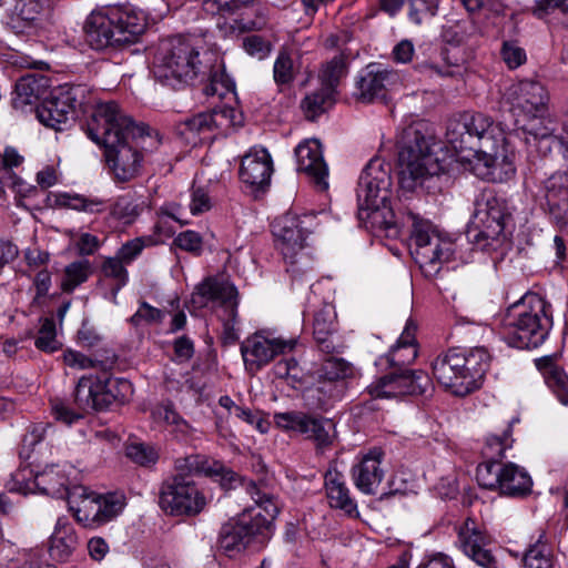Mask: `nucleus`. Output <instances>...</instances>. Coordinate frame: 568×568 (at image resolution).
<instances>
[{"instance_id": "nucleus-7", "label": "nucleus", "mask_w": 568, "mask_h": 568, "mask_svg": "<svg viewBox=\"0 0 568 568\" xmlns=\"http://www.w3.org/2000/svg\"><path fill=\"white\" fill-rule=\"evenodd\" d=\"M200 51L191 40L173 37L161 41L153 59L152 74L163 87L179 90L201 71Z\"/></svg>"}, {"instance_id": "nucleus-19", "label": "nucleus", "mask_w": 568, "mask_h": 568, "mask_svg": "<svg viewBox=\"0 0 568 568\" xmlns=\"http://www.w3.org/2000/svg\"><path fill=\"white\" fill-rule=\"evenodd\" d=\"M297 344L296 338L270 337L264 332L255 333L241 344V354L246 369L256 373L275 356L291 352Z\"/></svg>"}, {"instance_id": "nucleus-40", "label": "nucleus", "mask_w": 568, "mask_h": 568, "mask_svg": "<svg viewBox=\"0 0 568 568\" xmlns=\"http://www.w3.org/2000/svg\"><path fill=\"white\" fill-rule=\"evenodd\" d=\"M91 274V264L88 260L72 262L64 268V275L61 281V290L71 293L84 283Z\"/></svg>"}, {"instance_id": "nucleus-6", "label": "nucleus", "mask_w": 568, "mask_h": 568, "mask_svg": "<svg viewBox=\"0 0 568 568\" xmlns=\"http://www.w3.org/2000/svg\"><path fill=\"white\" fill-rule=\"evenodd\" d=\"M551 327V305L540 295L528 293L507 308L504 339L515 348H536L546 341Z\"/></svg>"}, {"instance_id": "nucleus-32", "label": "nucleus", "mask_w": 568, "mask_h": 568, "mask_svg": "<svg viewBox=\"0 0 568 568\" xmlns=\"http://www.w3.org/2000/svg\"><path fill=\"white\" fill-rule=\"evenodd\" d=\"M457 546L477 565L485 568H497V560L483 535H459Z\"/></svg>"}, {"instance_id": "nucleus-27", "label": "nucleus", "mask_w": 568, "mask_h": 568, "mask_svg": "<svg viewBox=\"0 0 568 568\" xmlns=\"http://www.w3.org/2000/svg\"><path fill=\"white\" fill-rule=\"evenodd\" d=\"M337 331L336 312L333 305L324 304L315 314L313 321V335L321 352L333 354L338 345L334 343Z\"/></svg>"}, {"instance_id": "nucleus-14", "label": "nucleus", "mask_w": 568, "mask_h": 568, "mask_svg": "<svg viewBox=\"0 0 568 568\" xmlns=\"http://www.w3.org/2000/svg\"><path fill=\"white\" fill-rule=\"evenodd\" d=\"M476 478L481 487L508 497H524L532 487L528 471L514 463L486 460L477 466Z\"/></svg>"}, {"instance_id": "nucleus-13", "label": "nucleus", "mask_w": 568, "mask_h": 568, "mask_svg": "<svg viewBox=\"0 0 568 568\" xmlns=\"http://www.w3.org/2000/svg\"><path fill=\"white\" fill-rule=\"evenodd\" d=\"M132 385L124 378L82 376L74 392V402L83 410H102L114 402L124 403L132 395Z\"/></svg>"}, {"instance_id": "nucleus-31", "label": "nucleus", "mask_w": 568, "mask_h": 568, "mask_svg": "<svg viewBox=\"0 0 568 568\" xmlns=\"http://www.w3.org/2000/svg\"><path fill=\"white\" fill-rule=\"evenodd\" d=\"M47 0H19L14 7L12 28L23 32L40 26L47 10Z\"/></svg>"}, {"instance_id": "nucleus-26", "label": "nucleus", "mask_w": 568, "mask_h": 568, "mask_svg": "<svg viewBox=\"0 0 568 568\" xmlns=\"http://www.w3.org/2000/svg\"><path fill=\"white\" fill-rule=\"evenodd\" d=\"M537 369L540 372L545 384L558 400L568 405V374L560 365L556 355H548L535 361Z\"/></svg>"}, {"instance_id": "nucleus-51", "label": "nucleus", "mask_w": 568, "mask_h": 568, "mask_svg": "<svg viewBox=\"0 0 568 568\" xmlns=\"http://www.w3.org/2000/svg\"><path fill=\"white\" fill-rule=\"evenodd\" d=\"M273 75L276 84H288L295 78V67L291 54L281 51L274 62Z\"/></svg>"}, {"instance_id": "nucleus-36", "label": "nucleus", "mask_w": 568, "mask_h": 568, "mask_svg": "<svg viewBox=\"0 0 568 568\" xmlns=\"http://www.w3.org/2000/svg\"><path fill=\"white\" fill-rule=\"evenodd\" d=\"M315 418L302 412H285L274 414V422L277 427L305 435L312 438L314 433Z\"/></svg>"}, {"instance_id": "nucleus-33", "label": "nucleus", "mask_w": 568, "mask_h": 568, "mask_svg": "<svg viewBox=\"0 0 568 568\" xmlns=\"http://www.w3.org/2000/svg\"><path fill=\"white\" fill-rule=\"evenodd\" d=\"M464 373L466 376V383H468L470 392L479 388L484 376L489 367L490 356L486 348L475 347L467 354H463Z\"/></svg>"}, {"instance_id": "nucleus-61", "label": "nucleus", "mask_w": 568, "mask_h": 568, "mask_svg": "<svg viewBox=\"0 0 568 568\" xmlns=\"http://www.w3.org/2000/svg\"><path fill=\"white\" fill-rule=\"evenodd\" d=\"M233 90V83L223 74L214 73L211 80L205 84L203 92L207 97L224 98L227 93Z\"/></svg>"}, {"instance_id": "nucleus-9", "label": "nucleus", "mask_w": 568, "mask_h": 568, "mask_svg": "<svg viewBox=\"0 0 568 568\" xmlns=\"http://www.w3.org/2000/svg\"><path fill=\"white\" fill-rule=\"evenodd\" d=\"M430 139L414 128L404 132L398 152V176L403 190L413 192L438 175L443 166L434 152Z\"/></svg>"}, {"instance_id": "nucleus-64", "label": "nucleus", "mask_w": 568, "mask_h": 568, "mask_svg": "<svg viewBox=\"0 0 568 568\" xmlns=\"http://www.w3.org/2000/svg\"><path fill=\"white\" fill-rule=\"evenodd\" d=\"M163 314L159 308L143 302L138 311L131 316L130 322L135 325L158 323L162 320Z\"/></svg>"}, {"instance_id": "nucleus-4", "label": "nucleus", "mask_w": 568, "mask_h": 568, "mask_svg": "<svg viewBox=\"0 0 568 568\" xmlns=\"http://www.w3.org/2000/svg\"><path fill=\"white\" fill-rule=\"evenodd\" d=\"M389 164L372 159L363 170L357 187L358 216L378 235L395 239L399 226L389 203L392 178Z\"/></svg>"}, {"instance_id": "nucleus-60", "label": "nucleus", "mask_w": 568, "mask_h": 568, "mask_svg": "<svg viewBox=\"0 0 568 568\" xmlns=\"http://www.w3.org/2000/svg\"><path fill=\"white\" fill-rule=\"evenodd\" d=\"M419 71L430 78H453L462 74L459 64L438 65L434 63H423L418 67Z\"/></svg>"}, {"instance_id": "nucleus-11", "label": "nucleus", "mask_w": 568, "mask_h": 568, "mask_svg": "<svg viewBox=\"0 0 568 568\" xmlns=\"http://www.w3.org/2000/svg\"><path fill=\"white\" fill-rule=\"evenodd\" d=\"M473 242L483 251L496 250L505 240V227L511 213L504 197L493 190H483L474 202Z\"/></svg>"}, {"instance_id": "nucleus-24", "label": "nucleus", "mask_w": 568, "mask_h": 568, "mask_svg": "<svg viewBox=\"0 0 568 568\" xmlns=\"http://www.w3.org/2000/svg\"><path fill=\"white\" fill-rule=\"evenodd\" d=\"M383 453L374 448L362 457L358 464L352 468V477L355 486L366 495H374L377 491L384 477V469L381 467Z\"/></svg>"}, {"instance_id": "nucleus-52", "label": "nucleus", "mask_w": 568, "mask_h": 568, "mask_svg": "<svg viewBox=\"0 0 568 568\" xmlns=\"http://www.w3.org/2000/svg\"><path fill=\"white\" fill-rule=\"evenodd\" d=\"M36 346L48 353L55 352L60 347L57 339L55 324L52 318H44L34 342Z\"/></svg>"}, {"instance_id": "nucleus-15", "label": "nucleus", "mask_w": 568, "mask_h": 568, "mask_svg": "<svg viewBox=\"0 0 568 568\" xmlns=\"http://www.w3.org/2000/svg\"><path fill=\"white\" fill-rule=\"evenodd\" d=\"M84 98L85 89L81 85H59L37 108V116L43 125L61 131L74 120Z\"/></svg>"}, {"instance_id": "nucleus-63", "label": "nucleus", "mask_w": 568, "mask_h": 568, "mask_svg": "<svg viewBox=\"0 0 568 568\" xmlns=\"http://www.w3.org/2000/svg\"><path fill=\"white\" fill-rule=\"evenodd\" d=\"M62 358L63 363L73 369L94 368L101 364L100 361L92 359L84 354L73 349H67L63 353Z\"/></svg>"}, {"instance_id": "nucleus-48", "label": "nucleus", "mask_w": 568, "mask_h": 568, "mask_svg": "<svg viewBox=\"0 0 568 568\" xmlns=\"http://www.w3.org/2000/svg\"><path fill=\"white\" fill-rule=\"evenodd\" d=\"M210 469L211 470L207 473V476L219 477L222 487H224L225 489H233L236 488L237 486H241L247 493V483H254L253 480H248L246 478L239 476L236 473L225 468L222 464L217 462H212Z\"/></svg>"}, {"instance_id": "nucleus-20", "label": "nucleus", "mask_w": 568, "mask_h": 568, "mask_svg": "<svg viewBox=\"0 0 568 568\" xmlns=\"http://www.w3.org/2000/svg\"><path fill=\"white\" fill-rule=\"evenodd\" d=\"M429 388H432V381L423 371L393 372L379 377L367 387L368 393L376 398L422 395Z\"/></svg>"}, {"instance_id": "nucleus-12", "label": "nucleus", "mask_w": 568, "mask_h": 568, "mask_svg": "<svg viewBox=\"0 0 568 568\" xmlns=\"http://www.w3.org/2000/svg\"><path fill=\"white\" fill-rule=\"evenodd\" d=\"M192 302L200 307L209 306L210 303L217 308L219 318L223 323V336L226 343L233 344L237 338L235 328L237 317V290L225 281L206 278L192 295Z\"/></svg>"}, {"instance_id": "nucleus-41", "label": "nucleus", "mask_w": 568, "mask_h": 568, "mask_svg": "<svg viewBox=\"0 0 568 568\" xmlns=\"http://www.w3.org/2000/svg\"><path fill=\"white\" fill-rule=\"evenodd\" d=\"M353 374L354 367L351 363L334 356L324 359L318 369V377L328 382L345 379L353 376Z\"/></svg>"}, {"instance_id": "nucleus-53", "label": "nucleus", "mask_w": 568, "mask_h": 568, "mask_svg": "<svg viewBox=\"0 0 568 568\" xmlns=\"http://www.w3.org/2000/svg\"><path fill=\"white\" fill-rule=\"evenodd\" d=\"M511 428L508 425L501 435H490L486 439L485 455L489 460L503 458L507 448L511 446Z\"/></svg>"}, {"instance_id": "nucleus-49", "label": "nucleus", "mask_w": 568, "mask_h": 568, "mask_svg": "<svg viewBox=\"0 0 568 568\" xmlns=\"http://www.w3.org/2000/svg\"><path fill=\"white\" fill-rule=\"evenodd\" d=\"M125 265L116 255L114 257H106L102 263L101 272L105 277L114 281L115 292L120 291L128 283L129 274Z\"/></svg>"}, {"instance_id": "nucleus-25", "label": "nucleus", "mask_w": 568, "mask_h": 568, "mask_svg": "<svg viewBox=\"0 0 568 568\" xmlns=\"http://www.w3.org/2000/svg\"><path fill=\"white\" fill-rule=\"evenodd\" d=\"M272 172V159L265 149H253L242 159L240 178L245 184L262 187L268 184Z\"/></svg>"}, {"instance_id": "nucleus-1", "label": "nucleus", "mask_w": 568, "mask_h": 568, "mask_svg": "<svg viewBox=\"0 0 568 568\" xmlns=\"http://www.w3.org/2000/svg\"><path fill=\"white\" fill-rule=\"evenodd\" d=\"M446 141L465 170L489 182L514 176V152L503 129L483 113H464L448 122Z\"/></svg>"}, {"instance_id": "nucleus-46", "label": "nucleus", "mask_w": 568, "mask_h": 568, "mask_svg": "<svg viewBox=\"0 0 568 568\" xmlns=\"http://www.w3.org/2000/svg\"><path fill=\"white\" fill-rule=\"evenodd\" d=\"M252 535H220L217 550L229 558H235L247 548Z\"/></svg>"}, {"instance_id": "nucleus-39", "label": "nucleus", "mask_w": 568, "mask_h": 568, "mask_svg": "<svg viewBox=\"0 0 568 568\" xmlns=\"http://www.w3.org/2000/svg\"><path fill=\"white\" fill-rule=\"evenodd\" d=\"M58 201L62 206L91 214L101 213L106 209L104 200L79 194L64 193L59 196Z\"/></svg>"}, {"instance_id": "nucleus-29", "label": "nucleus", "mask_w": 568, "mask_h": 568, "mask_svg": "<svg viewBox=\"0 0 568 568\" xmlns=\"http://www.w3.org/2000/svg\"><path fill=\"white\" fill-rule=\"evenodd\" d=\"M417 325L408 320L396 344L390 348L387 361L392 366L402 367L412 364L417 357Z\"/></svg>"}, {"instance_id": "nucleus-45", "label": "nucleus", "mask_w": 568, "mask_h": 568, "mask_svg": "<svg viewBox=\"0 0 568 568\" xmlns=\"http://www.w3.org/2000/svg\"><path fill=\"white\" fill-rule=\"evenodd\" d=\"M77 545L75 535H51L48 542L50 557L55 561H65Z\"/></svg>"}, {"instance_id": "nucleus-37", "label": "nucleus", "mask_w": 568, "mask_h": 568, "mask_svg": "<svg viewBox=\"0 0 568 568\" xmlns=\"http://www.w3.org/2000/svg\"><path fill=\"white\" fill-rule=\"evenodd\" d=\"M212 130L221 134L230 133L243 123V114L235 108L223 105L210 111Z\"/></svg>"}, {"instance_id": "nucleus-47", "label": "nucleus", "mask_w": 568, "mask_h": 568, "mask_svg": "<svg viewBox=\"0 0 568 568\" xmlns=\"http://www.w3.org/2000/svg\"><path fill=\"white\" fill-rule=\"evenodd\" d=\"M438 11L437 0H410L408 3V19L416 26L435 17Z\"/></svg>"}, {"instance_id": "nucleus-42", "label": "nucleus", "mask_w": 568, "mask_h": 568, "mask_svg": "<svg viewBox=\"0 0 568 568\" xmlns=\"http://www.w3.org/2000/svg\"><path fill=\"white\" fill-rule=\"evenodd\" d=\"M152 417L156 423L172 427V432L185 434L189 429L187 423L180 416L171 403H162L152 409Z\"/></svg>"}, {"instance_id": "nucleus-62", "label": "nucleus", "mask_w": 568, "mask_h": 568, "mask_svg": "<svg viewBox=\"0 0 568 568\" xmlns=\"http://www.w3.org/2000/svg\"><path fill=\"white\" fill-rule=\"evenodd\" d=\"M174 244L183 251L199 255L202 251L203 241L199 233L189 230L181 232L174 239Z\"/></svg>"}, {"instance_id": "nucleus-3", "label": "nucleus", "mask_w": 568, "mask_h": 568, "mask_svg": "<svg viewBox=\"0 0 568 568\" xmlns=\"http://www.w3.org/2000/svg\"><path fill=\"white\" fill-rule=\"evenodd\" d=\"M68 478L59 465H48L34 475L37 489L52 497L67 496L70 510L85 529H98L114 520L124 509L125 497L119 494H99L84 486L67 487Z\"/></svg>"}, {"instance_id": "nucleus-22", "label": "nucleus", "mask_w": 568, "mask_h": 568, "mask_svg": "<svg viewBox=\"0 0 568 568\" xmlns=\"http://www.w3.org/2000/svg\"><path fill=\"white\" fill-rule=\"evenodd\" d=\"M463 353L449 351L439 355L433 363V375L437 382L456 396L470 394L464 373Z\"/></svg>"}, {"instance_id": "nucleus-57", "label": "nucleus", "mask_w": 568, "mask_h": 568, "mask_svg": "<svg viewBox=\"0 0 568 568\" xmlns=\"http://www.w3.org/2000/svg\"><path fill=\"white\" fill-rule=\"evenodd\" d=\"M181 134H204L213 132L210 112H202L186 119L180 128Z\"/></svg>"}, {"instance_id": "nucleus-10", "label": "nucleus", "mask_w": 568, "mask_h": 568, "mask_svg": "<svg viewBox=\"0 0 568 568\" xmlns=\"http://www.w3.org/2000/svg\"><path fill=\"white\" fill-rule=\"evenodd\" d=\"M316 215L313 213L298 216L287 213L276 219L272 225L277 246L287 264L286 271L295 277L312 268L311 258L303 253L307 235L314 230Z\"/></svg>"}, {"instance_id": "nucleus-59", "label": "nucleus", "mask_w": 568, "mask_h": 568, "mask_svg": "<svg viewBox=\"0 0 568 568\" xmlns=\"http://www.w3.org/2000/svg\"><path fill=\"white\" fill-rule=\"evenodd\" d=\"M551 548L546 541H542V535L539 536L538 540L529 545V548L524 554L525 566H532V564H539L544 559L550 560Z\"/></svg>"}, {"instance_id": "nucleus-56", "label": "nucleus", "mask_w": 568, "mask_h": 568, "mask_svg": "<svg viewBox=\"0 0 568 568\" xmlns=\"http://www.w3.org/2000/svg\"><path fill=\"white\" fill-rule=\"evenodd\" d=\"M40 85L33 77L21 78L16 84L14 104H32L39 97Z\"/></svg>"}, {"instance_id": "nucleus-28", "label": "nucleus", "mask_w": 568, "mask_h": 568, "mask_svg": "<svg viewBox=\"0 0 568 568\" xmlns=\"http://www.w3.org/2000/svg\"><path fill=\"white\" fill-rule=\"evenodd\" d=\"M325 490L331 507L343 510L352 516L357 513L356 501L351 497L344 475L335 468L325 474Z\"/></svg>"}, {"instance_id": "nucleus-17", "label": "nucleus", "mask_w": 568, "mask_h": 568, "mask_svg": "<svg viewBox=\"0 0 568 568\" xmlns=\"http://www.w3.org/2000/svg\"><path fill=\"white\" fill-rule=\"evenodd\" d=\"M247 494L255 507L245 509L236 519L234 532H262L271 530L278 514V506L264 485L247 483Z\"/></svg>"}, {"instance_id": "nucleus-54", "label": "nucleus", "mask_w": 568, "mask_h": 568, "mask_svg": "<svg viewBox=\"0 0 568 568\" xmlns=\"http://www.w3.org/2000/svg\"><path fill=\"white\" fill-rule=\"evenodd\" d=\"M158 242L159 240H155L153 236L136 237L123 244L119 248L116 256L125 264H130L141 254L144 247L154 245Z\"/></svg>"}, {"instance_id": "nucleus-16", "label": "nucleus", "mask_w": 568, "mask_h": 568, "mask_svg": "<svg viewBox=\"0 0 568 568\" xmlns=\"http://www.w3.org/2000/svg\"><path fill=\"white\" fill-rule=\"evenodd\" d=\"M206 497L187 477L173 476L162 484L159 505L173 516H195L206 506Z\"/></svg>"}, {"instance_id": "nucleus-30", "label": "nucleus", "mask_w": 568, "mask_h": 568, "mask_svg": "<svg viewBox=\"0 0 568 568\" xmlns=\"http://www.w3.org/2000/svg\"><path fill=\"white\" fill-rule=\"evenodd\" d=\"M546 203L551 221L562 229L568 224V189L552 176L546 184Z\"/></svg>"}, {"instance_id": "nucleus-8", "label": "nucleus", "mask_w": 568, "mask_h": 568, "mask_svg": "<svg viewBox=\"0 0 568 568\" xmlns=\"http://www.w3.org/2000/svg\"><path fill=\"white\" fill-rule=\"evenodd\" d=\"M404 222L410 226V254L427 277L435 276L442 266L452 261L456 244L443 235L429 221L407 209Z\"/></svg>"}, {"instance_id": "nucleus-2", "label": "nucleus", "mask_w": 568, "mask_h": 568, "mask_svg": "<svg viewBox=\"0 0 568 568\" xmlns=\"http://www.w3.org/2000/svg\"><path fill=\"white\" fill-rule=\"evenodd\" d=\"M88 136L103 145L106 162L116 181L128 182L140 173L143 155L152 135L136 125L114 101L100 102L88 122Z\"/></svg>"}, {"instance_id": "nucleus-38", "label": "nucleus", "mask_w": 568, "mask_h": 568, "mask_svg": "<svg viewBox=\"0 0 568 568\" xmlns=\"http://www.w3.org/2000/svg\"><path fill=\"white\" fill-rule=\"evenodd\" d=\"M334 94L335 93L331 92V89H325L321 85L318 91L306 95L301 104L305 116L308 120H314L320 114L325 112L326 109L332 105Z\"/></svg>"}, {"instance_id": "nucleus-23", "label": "nucleus", "mask_w": 568, "mask_h": 568, "mask_svg": "<svg viewBox=\"0 0 568 568\" xmlns=\"http://www.w3.org/2000/svg\"><path fill=\"white\" fill-rule=\"evenodd\" d=\"M295 158L297 171L305 173L321 190L328 189V166L323 156L322 144L316 139H310L301 142L295 148Z\"/></svg>"}, {"instance_id": "nucleus-43", "label": "nucleus", "mask_w": 568, "mask_h": 568, "mask_svg": "<svg viewBox=\"0 0 568 568\" xmlns=\"http://www.w3.org/2000/svg\"><path fill=\"white\" fill-rule=\"evenodd\" d=\"M142 204L130 196H120L110 205V215L124 224L132 223L142 212Z\"/></svg>"}, {"instance_id": "nucleus-58", "label": "nucleus", "mask_w": 568, "mask_h": 568, "mask_svg": "<svg viewBox=\"0 0 568 568\" xmlns=\"http://www.w3.org/2000/svg\"><path fill=\"white\" fill-rule=\"evenodd\" d=\"M242 47L247 54L257 60L268 57L272 49L271 43L257 34L245 37Z\"/></svg>"}, {"instance_id": "nucleus-55", "label": "nucleus", "mask_w": 568, "mask_h": 568, "mask_svg": "<svg viewBox=\"0 0 568 568\" xmlns=\"http://www.w3.org/2000/svg\"><path fill=\"white\" fill-rule=\"evenodd\" d=\"M126 456L141 466L155 464L159 458L158 450L153 446L143 443L130 444L126 447Z\"/></svg>"}, {"instance_id": "nucleus-18", "label": "nucleus", "mask_w": 568, "mask_h": 568, "mask_svg": "<svg viewBox=\"0 0 568 568\" xmlns=\"http://www.w3.org/2000/svg\"><path fill=\"white\" fill-rule=\"evenodd\" d=\"M403 85L402 74L381 63H369L356 80L357 99L362 102L384 101Z\"/></svg>"}, {"instance_id": "nucleus-35", "label": "nucleus", "mask_w": 568, "mask_h": 568, "mask_svg": "<svg viewBox=\"0 0 568 568\" xmlns=\"http://www.w3.org/2000/svg\"><path fill=\"white\" fill-rule=\"evenodd\" d=\"M315 418L302 412H285L274 414V422L277 427L305 435L312 438L314 433Z\"/></svg>"}, {"instance_id": "nucleus-21", "label": "nucleus", "mask_w": 568, "mask_h": 568, "mask_svg": "<svg viewBox=\"0 0 568 568\" xmlns=\"http://www.w3.org/2000/svg\"><path fill=\"white\" fill-rule=\"evenodd\" d=\"M507 100L514 111L524 115L547 114L549 97L540 82L523 80L511 84L507 91Z\"/></svg>"}, {"instance_id": "nucleus-44", "label": "nucleus", "mask_w": 568, "mask_h": 568, "mask_svg": "<svg viewBox=\"0 0 568 568\" xmlns=\"http://www.w3.org/2000/svg\"><path fill=\"white\" fill-rule=\"evenodd\" d=\"M345 74L346 65L344 59L341 55L334 57L323 67L320 73L321 85L325 89H331V92L335 93L339 80Z\"/></svg>"}, {"instance_id": "nucleus-50", "label": "nucleus", "mask_w": 568, "mask_h": 568, "mask_svg": "<svg viewBox=\"0 0 568 568\" xmlns=\"http://www.w3.org/2000/svg\"><path fill=\"white\" fill-rule=\"evenodd\" d=\"M211 463L201 455H191L179 458L175 462V469L179 471L176 476L186 477L187 475L204 474L207 476Z\"/></svg>"}, {"instance_id": "nucleus-34", "label": "nucleus", "mask_w": 568, "mask_h": 568, "mask_svg": "<svg viewBox=\"0 0 568 568\" xmlns=\"http://www.w3.org/2000/svg\"><path fill=\"white\" fill-rule=\"evenodd\" d=\"M527 122L520 126L523 139L529 146H535L537 143H544L546 149H549V142L552 138V123L546 118L537 115H526Z\"/></svg>"}, {"instance_id": "nucleus-5", "label": "nucleus", "mask_w": 568, "mask_h": 568, "mask_svg": "<svg viewBox=\"0 0 568 568\" xmlns=\"http://www.w3.org/2000/svg\"><path fill=\"white\" fill-rule=\"evenodd\" d=\"M148 27L146 16L132 7L106 6L85 20V41L93 50L122 49L138 43Z\"/></svg>"}]
</instances>
